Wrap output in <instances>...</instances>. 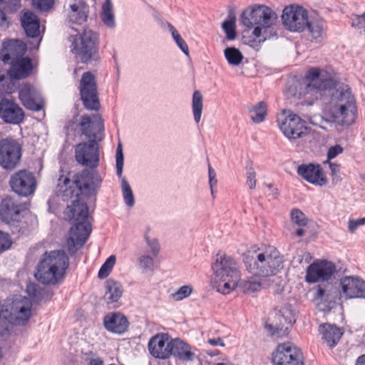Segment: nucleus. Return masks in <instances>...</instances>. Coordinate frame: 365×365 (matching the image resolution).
<instances>
[{
    "label": "nucleus",
    "mask_w": 365,
    "mask_h": 365,
    "mask_svg": "<svg viewBox=\"0 0 365 365\" xmlns=\"http://www.w3.org/2000/svg\"><path fill=\"white\" fill-rule=\"evenodd\" d=\"M26 51V45L18 39H9L3 43L0 49V58L5 63H10L21 58Z\"/></svg>",
    "instance_id": "obj_21"
},
{
    "label": "nucleus",
    "mask_w": 365,
    "mask_h": 365,
    "mask_svg": "<svg viewBox=\"0 0 365 365\" xmlns=\"http://www.w3.org/2000/svg\"><path fill=\"white\" fill-rule=\"evenodd\" d=\"M343 148L339 145H336L334 146H331L327 153V160L324 162V163L330 162L331 159L336 158L338 155L343 153Z\"/></svg>",
    "instance_id": "obj_48"
},
{
    "label": "nucleus",
    "mask_w": 365,
    "mask_h": 365,
    "mask_svg": "<svg viewBox=\"0 0 365 365\" xmlns=\"http://www.w3.org/2000/svg\"><path fill=\"white\" fill-rule=\"evenodd\" d=\"M355 365H365V354L357 358Z\"/></svg>",
    "instance_id": "obj_57"
},
{
    "label": "nucleus",
    "mask_w": 365,
    "mask_h": 365,
    "mask_svg": "<svg viewBox=\"0 0 365 365\" xmlns=\"http://www.w3.org/2000/svg\"><path fill=\"white\" fill-rule=\"evenodd\" d=\"M19 98L24 106L31 110L38 111L43 106V100L36 89L29 83L21 86Z\"/></svg>",
    "instance_id": "obj_20"
},
{
    "label": "nucleus",
    "mask_w": 365,
    "mask_h": 365,
    "mask_svg": "<svg viewBox=\"0 0 365 365\" xmlns=\"http://www.w3.org/2000/svg\"><path fill=\"white\" fill-rule=\"evenodd\" d=\"M202 107V96L199 91H195L193 93L192 98V110L194 120L196 123H198L200 120Z\"/></svg>",
    "instance_id": "obj_34"
},
{
    "label": "nucleus",
    "mask_w": 365,
    "mask_h": 365,
    "mask_svg": "<svg viewBox=\"0 0 365 365\" xmlns=\"http://www.w3.org/2000/svg\"><path fill=\"white\" fill-rule=\"evenodd\" d=\"M80 95L84 106L97 110L100 107L94 76L89 71L83 74L80 81Z\"/></svg>",
    "instance_id": "obj_11"
},
{
    "label": "nucleus",
    "mask_w": 365,
    "mask_h": 365,
    "mask_svg": "<svg viewBox=\"0 0 365 365\" xmlns=\"http://www.w3.org/2000/svg\"><path fill=\"white\" fill-rule=\"evenodd\" d=\"M0 118L8 124L17 125L24 118L22 108L12 100L0 98Z\"/></svg>",
    "instance_id": "obj_18"
},
{
    "label": "nucleus",
    "mask_w": 365,
    "mask_h": 365,
    "mask_svg": "<svg viewBox=\"0 0 365 365\" xmlns=\"http://www.w3.org/2000/svg\"><path fill=\"white\" fill-rule=\"evenodd\" d=\"M0 6L8 14H14L21 7V0H0Z\"/></svg>",
    "instance_id": "obj_42"
},
{
    "label": "nucleus",
    "mask_w": 365,
    "mask_h": 365,
    "mask_svg": "<svg viewBox=\"0 0 365 365\" xmlns=\"http://www.w3.org/2000/svg\"><path fill=\"white\" fill-rule=\"evenodd\" d=\"M246 178L247 185L249 186L250 189L255 188L257 182L256 173L251 161H248L246 165Z\"/></svg>",
    "instance_id": "obj_44"
},
{
    "label": "nucleus",
    "mask_w": 365,
    "mask_h": 365,
    "mask_svg": "<svg viewBox=\"0 0 365 365\" xmlns=\"http://www.w3.org/2000/svg\"><path fill=\"white\" fill-rule=\"evenodd\" d=\"M283 257L274 247L264 251L246 255L244 262L247 269L253 275L267 277L276 275L283 268Z\"/></svg>",
    "instance_id": "obj_7"
},
{
    "label": "nucleus",
    "mask_w": 365,
    "mask_h": 365,
    "mask_svg": "<svg viewBox=\"0 0 365 365\" xmlns=\"http://www.w3.org/2000/svg\"><path fill=\"white\" fill-rule=\"evenodd\" d=\"M208 175L211 194L212 196H214V187L217 185V180L216 178V173L215 172V170L210 165L208 167Z\"/></svg>",
    "instance_id": "obj_50"
},
{
    "label": "nucleus",
    "mask_w": 365,
    "mask_h": 365,
    "mask_svg": "<svg viewBox=\"0 0 365 365\" xmlns=\"http://www.w3.org/2000/svg\"><path fill=\"white\" fill-rule=\"evenodd\" d=\"M207 354H208L209 355H210V356H215V355H217V352H213V353H212V352H210V353L207 352Z\"/></svg>",
    "instance_id": "obj_63"
},
{
    "label": "nucleus",
    "mask_w": 365,
    "mask_h": 365,
    "mask_svg": "<svg viewBox=\"0 0 365 365\" xmlns=\"http://www.w3.org/2000/svg\"><path fill=\"white\" fill-rule=\"evenodd\" d=\"M222 26L228 40H234L236 38L235 18L234 16L229 15L228 19L222 23Z\"/></svg>",
    "instance_id": "obj_39"
},
{
    "label": "nucleus",
    "mask_w": 365,
    "mask_h": 365,
    "mask_svg": "<svg viewBox=\"0 0 365 365\" xmlns=\"http://www.w3.org/2000/svg\"><path fill=\"white\" fill-rule=\"evenodd\" d=\"M360 178H361L364 182H365V174H361V175H360Z\"/></svg>",
    "instance_id": "obj_62"
},
{
    "label": "nucleus",
    "mask_w": 365,
    "mask_h": 365,
    "mask_svg": "<svg viewBox=\"0 0 365 365\" xmlns=\"http://www.w3.org/2000/svg\"><path fill=\"white\" fill-rule=\"evenodd\" d=\"M146 241L151 250L152 254L155 257L158 255L160 251V245L158 244V242L155 239L150 240L148 237H146Z\"/></svg>",
    "instance_id": "obj_53"
},
{
    "label": "nucleus",
    "mask_w": 365,
    "mask_h": 365,
    "mask_svg": "<svg viewBox=\"0 0 365 365\" xmlns=\"http://www.w3.org/2000/svg\"><path fill=\"white\" fill-rule=\"evenodd\" d=\"M101 182L102 178L96 171L87 169L75 175L73 180L63 175L58 180L56 195L64 202L71 200L67 210L76 222L67 238L68 250L71 254L84 245L91 232L88 207L86 202L81 201L80 197L95 195Z\"/></svg>",
    "instance_id": "obj_1"
},
{
    "label": "nucleus",
    "mask_w": 365,
    "mask_h": 365,
    "mask_svg": "<svg viewBox=\"0 0 365 365\" xmlns=\"http://www.w3.org/2000/svg\"><path fill=\"white\" fill-rule=\"evenodd\" d=\"M122 294V285L118 282L113 279L106 281L105 298L108 304L118 302Z\"/></svg>",
    "instance_id": "obj_32"
},
{
    "label": "nucleus",
    "mask_w": 365,
    "mask_h": 365,
    "mask_svg": "<svg viewBox=\"0 0 365 365\" xmlns=\"http://www.w3.org/2000/svg\"><path fill=\"white\" fill-rule=\"evenodd\" d=\"M21 26L29 37L35 38L40 33V21L38 16L31 11H25L21 16Z\"/></svg>",
    "instance_id": "obj_29"
},
{
    "label": "nucleus",
    "mask_w": 365,
    "mask_h": 365,
    "mask_svg": "<svg viewBox=\"0 0 365 365\" xmlns=\"http://www.w3.org/2000/svg\"><path fill=\"white\" fill-rule=\"evenodd\" d=\"M250 112L252 121L259 123L264 120L267 115V105L263 101L259 102L250 110Z\"/></svg>",
    "instance_id": "obj_37"
},
{
    "label": "nucleus",
    "mask_w": 365,
    "mask_h": 365,
    "mask_svg": "<svg viewBox=\"0 0 365 365\" xmlns=\"http://www.w3.org/2000/svg\"><path fill=\"white\" fill-rule=\"evenodd\" d=\"M277 18L275 12L264 5H255L251 9H245L241 14V22L245 26L252 28L256 26L253 35L259 38V41H264L277 35L273 27Z\"/></svg>",
    "instance_id": "obj_3"
},
{
    "label": "nucleus",
    "mask_w": 365,
    "mask_h": 365,
    "mask_svg": "<svg viewBox=\"0 0 365 365\" xmlns=\"http://www.w3.org/2000/svg\"><path fill=\"white\" fill-rule=\"evenodd\" d=\"M89 11L90 7L84 1L73 0L69 4L68 20L72 24L81 25L87 21Z\"/></svg>",
    "instance_id": "obj_24"
},
{
    "label": "nucleus",
    "mask_w": 365,
    "mask_h": 365,
    "mask_svg": "<svg viewBox=\"0 0 365 365\" xmlns=\"http://www.w3.org/2000/svg\"><path fill=\"white\" fill-rule=\"evenodd\" d=\"M10 185L17 194L28 196L34 192L36 189V180L31 173L20 170L11 176Z\"/></svg>",
    "instance_id": "obj_15"
},
{
    "label": "nucleus",
    "mask_w": 365,
    "mask_h": 365,
    "mask_svg": "<svg viewBox=\"0 0 365 365\" xmlns=\"http://www.w3.org/2000/svg\"><path fill=\"white\" fill-rule=\"evenodd\" d=\"M11 25V19L9 18L5 11L0 9V29L6 30Z\"/></svg>",
    "instance_id": "obj_52"
},
{
    "label": "nucleus",
    "mask_w": 365,
    "mask_h": 365,
    "mask_svg": "<svg viewBox=\"0 0 365 365\" xmlns=\"http://www.w3.org/2000/svg\"><path fill=\"white\" fill-rule=\"evenodd\" d=\"M115 261L116 258L115 255H110L106 260L98 271V277L99 279H105L110 274L115 265Z\"/></svg>",
    "instance_id": "obj_40"
},
{
    "label": "nucleus",
    "mask_w": 365,
    "mask_h": 365,
    "mask_svg": "<svg viewBox=\"0 0 365 365\" xmlns=\"http://www.w3.org/2000/svg\"><path fill=\"white\" fill-rule=\"evenodd\" d=\"M365 225V217L356 219V220H349L348 229L350 232H354L356 229L361 225Z\"/></svg>",
    "instance_id": "obj_51"
},
{
    "label": "nucleus",
    "mask_w": 365,
    "mask_h": 365,
    "mask_svg": "<svg viewBox=\"0 0 365 365\" xmlns=\"http://www.w3.org/2000/svg\"><path fill=\"white\" fill-rule=\"evenodd\" d=\"M38 286L36 284H31L27 287L28 293L34 297L37 296Z\"/></svg>",
    "instance_id": "obj_55"
},
{
    "label": "nucleus",
    "mask_w": 365,
    "mask_h": 365,
    "mask_svg": "<svg viewBox=\"0 0 365 365\" xmlns=\"http://www.w3.org/2000/svg\"><path fill=\"white\" fill-rule=\"evenodd\" d=\"M261 276L254 275L241 283V287L245 293H252L259 291L262 287Z\"/></svg>",
    "instance_id": "obj_35"
},
{
    "label": "nucleus",
    "mask_w": 365,
    "mask_h": 365,
    "mask_svg": "<svg viewBox=\"0 0 365 365\" xmlns=\"http://www.w3.org/2000/svg\"><path fill=\"white\" fill-rule=\"evenodd\" d=\"M278 194H279V193H278V190H277V189H276V188H275V189H272V195H273V197H274V198H275V197H277V195H278Z\"/></svg>",
    "instance_id": "obj_60"
},
{
    "label": "nucleus",
    "mask_w": 365,
    "mask_h": 365,
    "mask_svg": "<svg viewBox=\"0 0 365 365\" xmlns=\"http://www.w3.org/2000/svg\"><path fill=\"white\" fill-rule=\"evenodd\" d=\"M11 68L9 73L11 79H23L32 74L34 65L29 57H21L10 62Z\"/></svg>",
    "instance_id": "obj_26"
},
{
    "label": "nucleus",
    "mask_w": 365,
    "mask_h": 365,
    "mask_svg": "<svg viewBox=\"0 0 365 365\" xmlns=\"http://www.w3.org/2000/svg\"><path fill=\"white\" fill-rule=\"evenodd\" d=\"M267 187H268L269 189H272V185H271V184L267 185Z\"/></svg>",
    "instance_id": "obj_64"
},
{
    "label": "nucleus",
    "mask_w": 365,
    "mask_h": 365,
    "mask_svg": "<svg viewBox=\"0 0 365 365\" xmlns=\"http://www.w3.org/2000/svg\"><path fill=\"white\" fill-rule=\"evenodd\" d=\"M320 74L319 68H311L307 71L304 79V96L317 100L328 91L331 96L330 111L334 121L341 125H351L356 118L357 108L350 88L341 85L333 90L336 86V81L330 78L323 79Z\"/></svg>",
    "instance_id": "obj_2"
},
{
    "label": "nucleus",
    "mask_w": 365,
    "mask_h": 365,
    "mask_svg": "<svg viewBox=\"0 0 365 365\" xmlns=\"http://www.w3.org/2000/svg\"><path fill=\"white\" fill-rule=\"evenodd\" d=\"M217 292L227 294L234 290L240 279V266L231 256L218 252L212 264Z\"/></svg>",
    "instance_id": "obj_5"
},
{
    "label": "nucleus",
    "mask_w": 365,
    "mask_h": 365,
    "mask_svg": "<svg viewBox=\"0 0 365 365\" xmlns=\"http://www.w3.org/2000/svg\"><path fill=\"white\" fill-rule=\"evenodd\" d=\"M170 356L182 361H192L195 358L194 349L180 339H171Z\"/></svg>",
    "instance_id": "obj_27"
},
{
    "label": "nucleus",
    "mask_w": 365,
    "mask_h": 365,
    "mask_svg": "<svg viewBox=\"0 0 365 365\" xmlns=\"http://www.w3.org/2000/svg\"><path fill=\"white\" fill-rule=\"evenodd\" d=\"M69 265L63 250L46 252L37 266L35 277L44 284H55L61 279Z\"/></svg>",
    "instance_id": "obj_6"
},
{
    "label": "nucleus",
    "mask_w": 365,
    "mask_h": 365,
    "mask_svg": "<svg viewBox=\"0 0 365 365\" xmlns=\"http://www.w3.org/2000/svg\"><path fill=\"white\" fill-rule=\"evenodd\" d=\"M292 221L299 227H303L307 225V220L305 215L299 209H293L291 211Z\"/></svg>",
    "instance_id": "obj_46"
},
{
    "label": "nucleus",
    "mask_w": 365,
    "mask_h": 365,
    "mask_svg": "<svg viewBox=\"0 0 365 365\" xmlns=\"http://www.w3.org/2000/svg\"><path fill=\"white\" fill-rule=\"evenodd\" d=\"M103 324L108 331L121 334L128 330L129 322L124 314L120 312H110L105 316Z\"/></svg>",
    "instance_id": "obj_25"
},
{
    "label": "nucleus",
    "mask_w": 365,
    "mask_h": 365,
    "mask_svg": "<svg viewBox=\"0 0 365 365\" xmlns=\"http://www.w3.org/2000/svg\"><path fill=\"white\" fill-rule=\"evenodd\" d=\"M103 360L99 357L91 359L87 365H103Z\"/></svg>",
    "instance_id": "obj_56"
},
{
    "label": "nucleus",
    "mask_w": 365,
    "mask_h": 365,
    "mask_svg": "<svg viewBox=\"0 0 365 365\" xmlns=\"http://www.w3.org/2000/svg\"><path fill=\"white\" fill-rule=\"evenodd\" d=\"M297 173L307 182L317 185L324 186L327 184V176L319 164H302L297 167Z\"/></svg>",
    "instance_id": "obj_16"
},
{
    "label": "nucleus",
    "mask_w": 365,
    "mask_h": 365,
    "mask_svg": "<svg viewBox=\"0 0 365 365\" xmlns=\"http://www.w3.org/2000/svg\"><path fill=\"white\" fill-rule=\"evenodd\" d=\"M340 285L346 298H365V282L361 278L344 277L341 279Z\"/></svg>",
    "instance_id": "obj_22"
},
{
    "label": "nucleus",
    "mask_w": 365,
    "mask_h": 365,
    "mask_svg": "<svg viewBox=\"0 0 365 365\" xmlns=\"http://www.w3.org/2000/svg\"><path fill=\"white\" fill-rule=\"evenodd\" d=\"M331 170V182L334 185L340 183L342 180L340 170L341 165L339 164L334 163L331 162L327 163Z\"/></svg>",
    "instance_id": "obj_45"
},
{
    "label": "nucleus",
    "mask_w": 365,
    "mask_h": 365,
    "mask_svg": "<svg viewBox=\"0 0 365 365\" xmlns=\"http://www.w3.org/2000/svg\"><path fill=\"white\" fill-rule=\"evenodd\" d=\"M32 4L41 11H47L53 6V0H32Z\"/></svg>",
    "instance_id": "obj_47"
},
{
    "label": "nucleus",
    "mask_w": 365,
    "mask_h": 365,
    "mask_svg": "<svg viewBox=\"0 0 365 365\" xmlns=\"http://www.w3.org/2000/svg\"><path fill=\"white\" fill-rule=\"evenodd\" d=\"M335 272V266L332 262L322 260L312 263L307 269L306 281L314 283L327 281Z\"/></svg>",
    "instance_id": "obj_17"
},
{
    "label": "nucleus",
    "mask_w": 365,
    "mask_h": 365,
    "mask_svg": "<svg viewBox=\"0 0 365 365\" xmlns=\"http://www.w3.org/2000/svg\"><path fill=\"white\" fill-rule=\"evenodd\" d=\"M324 295H325V290L324 289L319 287L317 292V297L323 299L324 297Z\"/></svg>",
    "instance_id": "obj_58"
},
{
    "label": "nucleus",
    "mask_w": 365,
    "mask_h": 365,
    "mask_svg": "<svg viewBox=\"0 0 365 365\" xmlns=\"http://www.w3.org/2000/svg\"><path fill=\"white\" fill-rule=\"evenodd\" d=\"M319 331L322 335L323 343L331 349L336 346L344 334V330L341 328L330 324H321Z\"/></svg>",
    "instance_id": "obj_28"
},
{
    "label": "nucleus",
    "mask_w": 365,
    "mask_h": 365,
    "mask_svg": "<svg viewBox=\"0 0 365 365\" xmlns=\"http://www.w3.org/2000/svg\"><path fill=\"white\" fill-rule=\"evenodd\" d=\"M274 365H304V357L301 350L290 342L277 346L272 354Z\"/></svg>",
    "instance_id": "obj_9"
},
{
    "label": "nucleus",
    "mask_w": 365,
    "mask_h": 365,
    "mask_svg": "<svg viewBox=\"0 0 365 365\" xmlns=\"http://www.w3.org/2000/svg\"><path fill=\"white\" fill-rule=\"evenodd\" d=\"M79 126L81 135H85L89 140L98 143L104 138V125L101 117L98 115H83L81 118Z\"/></svg>",
    "instance_id": "obj_13"
},
{
    "label": "nucleus",
    "mask_w": 365,
    "mask_h": 365,
    "mask_svg": "<svg viewBox=\"0 0 365 365\" xmlns=\"http://www.w3.org/2000/svg\"><path fill=\"white\" fill-rule=\"evenodd\" d=\"M101 18L103 23L109 28L115 26V16L113 11V5L110 0H106L102 6Z\"/></svg>",
    "instance_id": "obj_33"
},
{
    "label": "nucleus",
    "mask_w": 365,
    "mask_h": 365,
    "mask_svg": "<svg viewBox=\"0 0 365 365\" xmlns=\"http://www.w3.org/2000/svg\"><path fill=\"white\" fill-rule=\"evenodd\" d=\"M224 54L228 63L232 66H239L244 58L240 51L235 47H227L225 49Z\"/></svg>",
    "instance_id": "obj_36"
},
{
    "label": "nucleus",
    "mask_w": 365,
    "mask_h": 365,
    "mask_svg": "<svg viewBox=\"0 0 365 365\" xmlns=\"http://www.w3.org/2000/svg\"><path fill=\"white\" fill-rule=\"evenodd\" d=\"M306 29L312 39L320 42L324 35V21L316 14H311L306 22Z\"/></svg>",
    "instance_id": "obj_30"
},
{
    "label": "nucleus",
    "mask_w": 365,
    "mask_h": 365,
    "mask_svg": "<svg viewBox=\"0 0 365 365\" xmlns=\"http://www.w3.org/2000/svg\"><path fill=\"white\" fill-rule=\"evenodd\" d=\"M71 52L76 60L84 64H96L101 58L99 52V36L90 28L68 37Z\"/></svg>",
    "instance_id": "obj_4"
},
{
    "label": "nucleus",
    "mask_w": 365,
    "mask_h": 365,
    "mask_svg": "<svg viewBox=\"0 0 365 365\" xmlns=\"http://www.w3.org/2000/svg\"><path fill=\"white\" fill-rule=\"evenodd\" d=\"M11 245L9 235L0 231V252L9 249Z\"/></svg>",
    "instance_id": "obj_49"
},
{
    "label": "nucleus",
    "mask_w": 365,
    "mask_h": 365,
    "mask_svg": "<svg viewBox=\"0 0 365 365\" xmlns=\"http://www.w3.org/2000/svg\"><path fill=\"white\" fill-rule=\"evenodd\" d=\"M304 234V231L302 228H299L296 231V235L299 237H302L303 236Z\"/></svg>",
    "instance_id": "obj_59"
},
{
    "label": "nucleus",
    "mask_w": 365,
    "mask_h": 365,
    "mask_svg": "<svg viewBox=\"0 0 365 365\" xmlns=\"http://www.w3.org/2000/svg\"><path fill=\"white\" fill-rule=\"evenodd\" d=\"M279 129L289 140L304 137L307 133L306 122L292 112H284L277 117Z\"/></svg>",
    "instance_id": "obj_8"
},
{
    "label": "nucleus",
    "mask_w": 365,
    "mask_h": 365,
    "mask_svg": "<svg viewBox=\"0 0 365 365\" xmlns=\"http://www.w3.org/2000/svg\"><path fill=\"white\" fill-rule=\"evenodd\" d=\"M207 343L213 346H225L224 342L222 341V339L220 337L209 339L207 340Z\"/></svg>",
    "instance_id": "obj_54"
},
{
    "label": "nucleus",
    "mask_w": 365,
    "mask_h": 365,
    "mask_svg": "<svg viewBox=\"0 0 365 365\" xmlns=\"http://www.w3.org/2000/svg\"><path fill=\"white\" fill-rule=\"evenodd\" d=\"M168 26L175 43L185 55L188 56L189 48L186 42L184 41L180 34L171 24L168 23Z\"/></svg>",
    "instance_id": "obj_38"
},
{
    "label": "nucleus",
    "mask_w": 365,
    "mask_h": 365,
    "mask_svg": "<svg viewBox=\"0 0 365 365\" xmlns=\"http://www.w3.org/2000/svg\"><path fill=\"white\" fill-rule=\"evenodd\" d=\"M358 18L361 19L365 23V11L362 14L358 16Z\"/></svg>",
    "instance_id": "obj_61"
},
{
    "label": "nucleus",
    "mask_w": 365,
    "mask_h": 365,
    "mask_svg": "<svg viewBox=\"0 0 365 365\" xmlns=\"http://www.w3.org/2000/svg\"><path fill=\"white\" fill-rule=\"evenodd\" d=\"M193 289L191 285H183L177 289L175 292L170 294V298L175 302L182 301L187 298L192 292Z\"/></svg>",
    "instance_id": "obj_41"
},
{
    "label": "nucleus",
    "mask_w": 365,
    "mask_h": 365,
    "mask_svg": "<svg viewBox=\"0 0 365 365\" xmlns=\"http://www.w3.org/2000/svg\"><path fill=\"white\" fill-rule=\"evenodd\" d=\"M309 15L306 9L297 5L286 6L282 15L283 24L291 31L301 32L306 29Z\"/></svg>",
    "instance_id": "obj_10"
},
{
    "label": "nucleus",
    "mask_w": 365,
    "mask_h": 365,
    "mask_svg": "<svg viewBox=\"0 0 365 365\" xmlns=\"http://www.w3.org/2000/svg\"><path fill=\"white\" fill-rule=\"evenodd\" d=\"M171 339L167 334H158L148 342L150 354L155 358L165 359L170 356Z\"/></svg>",
    "instance_id": "obj_23"
},
{
    "label": "nucleus",
    "mask_w": 365,
    "mask_h": 365,
    "mask_svg": "<svg viewBox=\"0 0 365 365\" xmlns=\"http://www.w3.org/2000/svg\"><path fill=\"white\" fill-rule=\"evenodd\" d=\"M21 156V145L15 140L5 139L0 143V164L5 169L14 168Z\"/></svg>",
    "instance_id": "obj_14"
},
{
    "label": "nucleus",
    "mask_w": 365,
    "mask_h": 365,
    "mask_svg": "<svg viewBox=\"0 0 365 365\" xmlns=\"http://www.w3.org/2000/svg\"><path fill=\"white\" fill-rule=\"evenodd\" d=\"M116 174L118 178H121L122 195L126 206L133 207L135 205V197L131 187L125 178H122L123 169L124 165V156L123 153V146L121 143L118 145L115 154Z\"/></svg>",
    "instance_id": "obj_19"
},
{
    "label": "nucleus",
    "mask_w": 365,
    "mask_h": 365,
    "mask_svg": "<svg viewBox=\"0 0 365 365\" xmlns=\"http://www.w3.org/2000/svg\"><path fill=\"white\" fill-rule=\"evenodd\" d=\"M20 214L19 206L15 204L11 197L2 200L0 205V216L3 221L9 222L16 221Z\"/></svg>",
    "instance_id": "obj_31"
},
{
    "label": "nucleus",
    "mask_w": 365,
    "mask_h": 365,
    "mask_svg": "<svg viewBox=\"0 0 365 365\" xmlns=\"http://www.w3.org/2000/svg\"><path fill=\"white\" fill-rule=\"evenodd\" d=\"M76 160L81 165L96 168L99 164L98 145L94 140L80 143L75 148Z\"/></svg>",
    "instance_id": "obj_12"
},
{
    "label": "nucleus",
    "mask_w": 365,
    "mask_h": 365,
    "mask_svg": "<svg viewBox=\"0 0 365 365\" xmlns=\"http://www.w3.org/2000/svg\"><path fill=\"white\" fill-rule=\"evenodd\" d=\"M138 264L143 273H148L153 269L154 259L149 255H143L138 257Z\"/></svg>",
    "instance_id": "obj_43"
}]
</instances>
